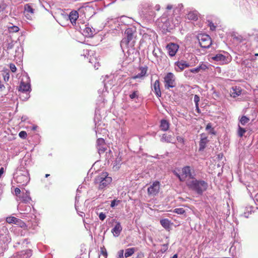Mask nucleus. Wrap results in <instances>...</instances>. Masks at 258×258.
<instances>
[{
    "mask_svg": "<svg viewBox=\"0 0 258 258\" xmlns=\"http://www.w3.org/2000/svg\"><path fill=\"white\" fill-rule=\"evenodd\" d=\"M183 9L182 4L177 6L168 4L166 8V12L158 20V25L162 31L170 32L181 22L180 14Z\"/></svg>",
    "mask_w": 258,
    "mask_h": 258,
    "instance_id": "nucleus-1",
    "label": "nucleus"
},
{
    "mask_svg": "<svg viewBox=\"0 0 258 258\" xmlns=\"http://www.w3.org/2000/svg\"><path fill=\"white\" fill-rule=\"evenodd\" d=\"M136 28L131 26L125 29L124 37L120 42V46L122 47H132L134 46L137 36Z\"/></svg>",
    "mask_w": 258,
    "mask_h": 258,
    "instance_id": "nucleus-2",
    "label": "nucleus"
},
{
    "mask_svg": "<svg viewBox=\"0 0 258 258\" xmlns=\"http://www.w3.org/2000/svg\"><path fill=\"white\" fill-rule=\"evenodd\" d=\"M186 185L190 189L201 196L207 190L208 187L207 182L203 180H198L196 178L187 180Z\"/></svg>",
    "mask_w": 258,
    "mask_h": 258,
    "instance_id": "nucleus-3",
    "label": "nucleus"
},
{
    "mask_svg": "<svg viewBox=\"0 0 258 258\" xmlns=\"http://www.w3.org/2000/svg\"><path fill=\"white\" fill-rule=\"evenodd\" d=\"M112 182V178L107 172H102L97 175L94 180L95 184L99 190H104L108 187Z\"/></svg>",
    "mask_w": 258,
    "mask_h": 258,
    "instance_id": "nucleus-4",
    "label": "nucleus"
},
{
    "mask_svg": "<svg viewBox=\"0 0 258 258\" xmlns=\"http://www.w3.org/2000/svg\"><path fill=\"white\" fill-rule=\"evenodd\" d=\"M16 181L22 185H26L30 181L28 171L24 167L20 166L14 174Z\"/></svg>",
    "mask_w": 258,
    "mask_h": 258,
    "instance_id": "nucleus-5",
    "label": "nucleus"
},
{
    "mask_svg": "<svg viewBox=\"0 0 258 258\" xmlns=\"http://www.w3.org/2000/svg\"><path fill=\"white\" fill-rule=\"evenodd\" d=\"M25 81L24 80V77L22 79L20 85L19 86L18 91L21 92L22 93H25L26 95V97H25V99L23 98L22 96H21L20 98L23 100H27L28 99L30 96L29 93L31 91V85H30V80L29 77L28 76H26L25 77Z\"/></svg>",
    "mask_w": 258,
    "mask_h": 258,
    "instance_id": "nucleus-6",
    "label": "nucleus"
},
{
    "mask_svg": "<svg viewBox=\"0 0 258 258\" xmlns=\"http://www.w3.org/2000/svg\"><path fill=\"white\" fill-rule=\"evenodd\" d=\"M194 170H192L190 166H186L182 168V172L180 175L179 174H177V176L178 177L179 179L181 181H184L185 180L186 178H188V180H191L195 177L194 175Z\"/></svg>",
    "mask_w": 258,
    "mask_h": 258,
    "instance_id": "nucleus-7",
    "label": "nucleus"
},
{
    "mask_svg": "<svg viewBox=\"0 0 258 258\" xmlns=\"http://www.w3.org/2000/svg\"><path fill=\"white\" fill-rule=\"evenodd\" d=\"M164 87L165 89L173 88L176 86L175 75L171 72L168 73L164 77Z\"/></svg>",
    "mask_w": 258,
    "mask_h": 258,
    "instance_id": "nucleus-8",
    "label": "nucleus"
},
{
    "mask_svg": "<svg viewBox=\"0 0 258 258\" xmlns=\"http://www.w3.org/2000/svg\"><path fill=\"white\" fill-rule=\"evenodd\" d=\"M81 55L87 58L89 56V62L94 65V67L96 70L98 69V67L100 66L99 62L97 57L94 55V52L93 51L89 50L88 49L84 50V53Z\"/></svg>",
    "mask_w": 258,
    "mask_h": 258,
    "instance_id": "nucleus-9",
    "label": "nucleus"
},
{
    "mask_svg": "<svg viewBox=\"0 0 258 258\" xmlns=\"http://www.w3.org/2000/svg\"><path fill=\"white\" fill-rule=\"evenodd\" d=\"M198 39L200 46L203 48H209L212 44L211 39L207 34H201L198 35Z\"/></svg>",
    "mask_w": 258,
    "mask_h": 258,
    "instance_id": "nucleus-10",
    "label": "nucleus"
},
{
    "mask_svg": "<svg viewBox=\"0 0 258 258\" xmlns=\"http://www.w3.org/2000/svg\"><path fill=\"white\" fill-rule=\"evenodd\" d=\"M211 58L217 61L220 64H226L230 61V58L227 53H226V55L218 53L212 56Z\"/></svg>",
    "mask_w": 258,
    "mask_h": 258,
    "instance_id": "nucleus-11",
    "label": "nucleus"
},
{
    "mask_svg": "<svg viewBox=\"0 0 258 258\" xmlns=\"http://www.w3.org/2000/svg\"><path fill=\"white\" fill-rule=\"evenodd\" d=\"M159 182L158 181H155L148 188V194L149 196H155L158 194L159 191Z\"/></svg>",
    "mask_w": 258,
    "mask_h": 258,
    "instance_id": "nucleus-12",
    "label": "nucleus"
},
{
    "mask_svg": "<svg viewBox=\"0 0 258 258\" xmlns=\"http://www.w3.org/2000/svg\"><path fill=\"white\" fill-rule=\"evenodd\" d=\"M166 49H167L169 55L171 57H173L175 55L179 49V46L176 43H170L166 46Z\"/></svg>",
    "mask_w": 258,
    "mask_h": 258,
    "instance_id": "nucleus-13",
    "label": "nucleus"
},
{
    "mask_svg": "<svg viewBox=\"0 0 258 258\" xmlns=\"http://www.w3.org/2000/svg\"><path fill=\"white\" fill-rule=\"evenodd\" d=\"M32 254V250L27 249L15 253L11 258H29Z\"/></svg>",
    "mask_w": 258,
    "mask_h": 258,
    "instance_id": "nucleus-14",
    "label": "nucleus"
},
{
    "mask_svg": "<svg viewBox=\"0 0 258 258\" xmlns=\"http://www.w3.org/2000/svg\"><path fill=\"white\" fill-rule=\"evenodd\" d=\"M9 231L5 226H2L0 228V238L4 242H9L10 240L8 235Z\"/></svg>",
    "mask_w": 258,
    "mask_h": 258,
    "instance_id": "nucleus-15",
    "label": "nucleus"
},
{
    "mask_svg": "<svg viewBox=\"0 0 258 258\" xmlns=\"http://www.w3.org/2000/svg\"><path fill=\"white\" fill-rule=\"evenodd\" d=\"M174 66L175 71L178 72L183 71L186 68L190 67L189 63L183 60L176 61L174 63Z\"/></svg>",
    "mask_w": 258,
    "mask_h": 258,
    "instance_id": "nucleus-16",
    "label": "nucleus"
},
{
    "mask_svg": "<svg viewBox=\"0 0 258 258\" xmlns=\"http://www.w3.org/2000/svg\"><path fill=\"white\" fill-rule=\"evenodd\" d=\"M97 148L99 154L103 153L106 150V146L105 143V141L102 138H99L97 140Z\"/></svg>",
    "mask_w": 258,
    "mask_h": 258,
    "instance_id": "nucleus-17",
    "label": "nucleus"
},
{
    "mask_svg": "<svg viewBox=\"0 0 258 258\" xmlns=\"http://www.w3.org/2000/svg\"><path fill=\"white\" fill-rule=\"evenodd\" d=\"M139 70L140 71V73L136 75H135L133 77H132V79H143L144 77H145L147 70H148V67H142L139 68Z\"/></svg>",
    "mask_w": 258,
    "mask_h": 258,
    "instance_id": "nucleus-18",
    "label": "nucleus"
},
{
    "mask_svg": "<svg viewBox=\"0 0 258 258\" xmlns=\"http://www.w3.org/2000/svg\"><path fill=\"white\" fill-rule=\"evenodd\" d=\"M144 10H143V13L145 14L151 16H153L155 14V12L154 11L153 7L152 5L150 4H145L143 7Z\"/></svg>",
    "mask_w": 258,
    "mask_h": 258,
    "instance_id": "nucleus-19",
    "label": "nucleus"
},
{
    "mask_svg": "<svg viewBox=\"0 0 258 258\" xmlns=\"http://www.w3.org/2000/svg\"><path fill=\"white\" fill-rule=\"evenodd\" d=\"M152 90L154 91L158 98H159L161 96V92L160 88V82L158 80H157L154 82Z\"/></svg>",
    "mask_w": 258,
    "mask_h": 258,
    "instance_id": "nucleus-20",
    "label": "nucleus"
},
{
    "mask_svg": "<svg viewBox=\"0 0 258 258\" xmlns=\"http://www.w3.org/2000/svg\"><path fill=\"white\" fill-rule=\"evenodd\" d=\"M122 228L121 226L120 223L117 222L114 227L112 229L111 232L115 237H118L121 231H122Z\"/></svg>",
    "mask_w": 258,
    "mask_h": 258,
    "instance_id": "nucleus-21",
    "label": "nucleus"
},
{
    "mask_svg": "<svg viewBox=\"0 0 258 258\" xmlns=\"http://www.w3.org/2000/svg\"><path fill=\"white\" fill-rule=\"evenodd\" d=\"M20 200L24 203H28L31 200L30 196V192L26 190L25 192H23L21 196H19Z\"/></svg>",
    "mask_w": 258,
    "mask_h": 258,
    "instance_id": "nucleus-22",
    "label": "nucleus"
},
{
    "mask_svg": "<svg viewBox=\"0 0 258 258\" xmlns=\"http://www.w3.org/2000/svg\"><path fill=\"white\" fill-rule=\"evenodd\" d=\"M79 17V14L77 11H72L70 12L69 18L72 24H76V20Z\"/></svg>",
    "mask_w": 258,
    "mask_h": 258,
    "instance_id": "nucleus-23",
    "label": "nucleus"
},
{
    "mask_svg": "<svg viewBox=\"0 0 258 258\" xmlns=\"http://www.w3.org/2000/svg\"><path fill=\"white\" fill-rule=\"evenodd\" d=\"M241 90L239 87H233L230 91V95L233 98L239 96L241 94Z\"/></svg>",
    "mask_w": 258,
    "mask_h": 258,
    "instance_id": "nucleus-24",
    "label": "nucleus"
},
{
    "mask_svg": "<svg viewBox=\"0 0 258 258\" xmlns=\"http://www.w3.org/2000/svg\"><path fill=\"white\" fill-rule=\"evenodd\" d=\"M198 14L197 11H190L186 15V18L189 20L196 21L198 19Z\"/></svg>",
    "mask_w": 258,
    "mask_h": 258,
    "instance_id": "nucleus-25",
    "label": "nucleus"
},
{
    "mask_svg": "<svg viewBox=\"0 0 258 258\" xmlns=\"http://www.w3.org/2000/svg\"><path fill=\"white\" fill-rule=\"evenodd\" d=\"M169 122L166 119H162L160 121V128L163 131H167L169 128Z\"/></svg>",
    "mask_w": 258,
    "mask_h": 258,
    "instance_id": "nucleus-26",
    "label": "nucleus"
},
{
    "mask_svg": "<svg viewBox=\"0 0 258 258\" xmlns=\"http://www.w3.org/2000/svg\"><path fill=\"white\" fill-rule=\"evenodd\" d=\"M174 138L171 135H167L166 134H164L162 135V138L161 139V141L162 142H166V143H174L173 142Z\"/></svg>",
    "mask_w": 258,
    "mask_h": 258,
    "instance_id": "nucleus-27",
    "label": "nucleus"
},
{
    "mask_svg": "<svg viewBox=\"0 0 258 258\" xmlns=\"http://www.w3.org/2000/svg\"><path fill=\"white\" fill-rule=\"evenodd\" d=\"M208 143L207 137L203 138L201 139L199 143V151H202L205 148L206 145Z\"/></svg>",
    "mask_w": 258,
    "mask_h": 258,
    "instance_id": "nucleus-28",
    "label": "nucleus"
},
{
    "mask_svg": "<svg viewBox=\"0 0 258 258\" xmlns=\"http://www.w3.org/2000/svg\"><path fill=\"white\" fill-rule=\"evenodd\" d=\"M118 18H112V17H109L107 19V22L106 23V25H108V26L110 27H113V25L115 24L116 23H118Z\"/></svg>",
    "mask_w": 258,
    "mask_h": 258,
    "instance_id": "nucleus-29",
    "label": "nucleus"
},
{
    "mask_svg": "<svg viewBox=\"0 0 258 258\" xmlns=\"http://www.w3.org/2000/svg\"><path fill=\"white\" fill-rule=\"evenodd\" d=\"M24 13H28L31 15L34 14V9H33L31 5L29 4H26L24 6Z\"/></svg>",
    "mask_w": 258,
    "mask_h": 258,
    "instance_id": "nucleus-30",
    "label": "nucleus"
},
{
    "mask_svg": "<svg viewBox=\"0 0 258 258\" xmlns=\"http://www.w3.org/2000/svg\"><path fill=\"white\" fill-rule=\"evenodd\" d=\"M161 225L166 230H168L170 227V222L167 219H161L160 221Z\"/></svg>",
    "mask_w": 258,
    "mask_h": 258,
    "instance_id": "nucleus-31",
    "label": "nucleus"
},
{
    "mask_svg": "<svg viewBox=\"0 0 258 258\" xmlns=\"http://www.w3.org/2000/svg\"><path fill=\"white\" fill-rule=\"evenodd\" d=\"M139 96V92L137 89L132 90L131 93L129 95L130 98L132 100L138 99Z\"/></svg>",
    "mask_w": 258,
    "mask_h": 258,
    "instance_id": "nucleus-32",
    "label": "nucleus"
},
{
    "mask_svg": "<svg viewBox=\"0 0 258 258\" xmlns=\"http://www.w3.org/2000/svg\"><path fill=\"white\" fill-rule=\"evenodd\" d=\"M94 31L88 27H86L83 30V34L86 37H91Z\"/></svg>",
    "mask_w": 258,
    "mask_h": 258,
    "instance_id": "nucleus-33",
    "label": "nucleus"
},
{
    "mask_svg": "<svg viewBox=\"0 0 258 258\" xmlns=\"http://www.w3.org/2000/svg\"><path fill=\"white\" fill-rule=\"evenodd\" d=\"M254 56L252 55L250 56V60H249L248 59H245L243 60L241 62L242 66H244L247 68H250L251 66V60L252 59H254Z\"/></svg>",
    "mask_w": 258,
    "mask_h": 258,
    "instance_id": "nucleus-34",
    "label": "nucleus"
},
{
    "mask_svg": "<svg viewBox=\"0 0 258 258\" xmlns=\"http://www.w3.org/2000/svg\"><path fill=\"white\" fill-rule=\"evenodd\" d=\"M135 251V248H129L125 250L124 256L125 257L131 256Z\"/></svg>",
    "mask_w": 258,
    "mask_h": 258,
    "instance_id": "nucleus-35",
    "label": "nucleus"
},
{
    "mask_svg": "<svg viewBox=\"0 0 258 258\" xmlns=\"http://www.w3.org/2000/svg\"><path fill=\"white\" fill-rule=\"evenodd\" d=\"M249 118L245 115L242 116L239 119V121L242 125H245L246 123H247L249 122Z\"/></svg>",
    "mask_w": 258,
    "mask_h": 258,
    "instance_id": "nucleus-36",
    "label": "nucleus"
},
{
    "mask_svg": "<svg viewBox=\"0 0 258 258\" xmlns=\"http://www.w3.org/2000/svg\"><path fill=\"white\" fill-rule=\"evenodd\" d=\"M80 193V190L79 187L77 190V194L75 198V209L78 211L79 199L80 198L79 194Z\"/></svg>",
    "mask_w": 258,
    "mask_h": 258,
    "instance_id": "nucleus-37",
    "label": "nucleus"
},
{
    "mask_svg": "<svg viewBox=\"0 0 258 258\" xmlns=\"http://www.w3.org/2000/svg\"><path fill=\"white\" fill-rule=\"evenodd\" d=\"M26 243V244L28 243V241L27 239H23L21 240H20L19 241L17 242L14 244V247H18L19 245H24ZM25 245H24V246Z\"/></svg>",
    "mask_w": 258,
    "mask_h": 258,
    "instance_id": "nucleus-38",
    "label": "nucleus"
},
{
    "mask_svg": "<svg viewBox=\"0 0 258 258\" xmlns=\"http://www.w3.org/2000/svg\"><path fill=\"white\" fill-rule=\"evenodd\" d=\"M17 218L13 216H10L7 217L6 220V222L9 224H15Z\"/></svg>",
    "mask_w": 258,
    "mask_h": 258,
    "instance_id": "nucleus-39",
    "label": "nucleus"
},
{
    "mask_svg": "<svg viewBox=\"0 0 258 258\" xmlns=\"http://www.w3.org/2000/svg\"><path fill=\"white\" fill-rule=\"evenodd\" d=\"M15 224L20 226L21 228L26 227V224L23 221H22L21 219H19L18 218L17 219Z\"/></svg>",
    "mask_w": 258,
    "mask_h": 258,
    "instance_id": "nucleus-40",
    "label": "nucleus"
},
{
    "mask_svg": "<svg viewBox=\"0 0 258 258\" xmlns=\"http://www.w3.org/2000/svg\"><path fill=\"white\" fill-rule=\"evenodd\" d=\"M246 132L245 128L241 127L239 125H238V135L240 137H242L244 134Z\"/></svg>",
    "mask_w": 258,
    "mask_h": 258,
    "instance_id": "nucleus-41",
    "label": "nucleus"
},
{
    "mask_svg": "<svg viewBox=\"0 0 258 258\" xmlns=\"http://www.w3.org/2000/svg\"><path fill=\"white\" fill-rule=\"evenodd\" d=\"M8 29H9V31L11 33L17 32L19 30V27L16 26H13L9 27L8 28Z\"/></svg>",
    "mask_w": 258,
    "mask_h": 258,
    "instance_id": "nucleus-42",
    "label": "nucleus"
},
{
    "mask_svg": "<svg viewBox=\"0 0 258 258\" xmlns=\"http://www.w3.org/2000/svg\"><path fill=\"white\" fill-rule=\"evenodd\" d=\"M174 212L178 214H183L185 213V210L181 208H176L174 209Z\"/></svg>",
    "mask_w": 258,
    "mask_h": 258,
    "instance_id": "nucleus-43",
    "label": "nucleus"
},
{
    "mask_svg": "<svg viewBox=\"0 0 258 258\" xmlns=\"http://www.w3.org/2000/svg\"><path fill=\"white\" fill-rule=\"evenodd\" d=\"M119 203H120L119 200H113L111 202L110 207L111 208H113L115 206H117Z\"/></svg>",
    "mask_w": 258,
    "mask_h": 258,
    "instance_id": "nucleus-44",
    "label": "nucleus"
},
{
    "mask_svg": "<svg viewBox=\"0 0 258 258\" xmlns=\"http://www.w3.org/2000/svg\"><path fill=\"white\" fill-rule=\"evenodd\" d=\"M27 135L25 131H21L19 134V136L20 137V138H21L23 139H26L27 137Z\"/></svg>",
    "mask_w": 258,
    "mask_h": 258,
    "instance_id": "nucleus-45",
    "label": "nucleus"
},
{
    "mask_svg": "<svg viewBox=\"0 0 258 258\" xmlns=\"http://www.w3.org/2000/svg\"><path fill=\"white\" fill-rule=\"evenodd\" d=\"M25 17L27 19L29 20H32L34 18V14L31 15L28 13H24Z\"/></svg>",
    "mask_w": 258,
    "mask_h": 258,
    "instance_id": "nucleus-46",
    "label": "nucleus"
},
{
    "mask_svg": "<svg viewBox=\"0 0 258 258\" xmlns=\"http://www.w3.org/2000/svg\"><path fill=\"white\" fill-rule=\"evenodd\" d=\"M210 129L211 130L210 133L214 134V129L212 128L211 124L210 123H208L206 127V130L207 131H209Z\"/></svg>",
    "mask_w": 258,
    "mask_h": 258,
    "instance_id": "nucleus-47",
    "label": "nucleus"
},
{
    "mask_svg": "<svg viewBox=\"0 0 258 258\" xmlns=\"http://www.w3.org/2000/svg\"><path fill=\"white\" fill-rule=\"evenodd\" d=\"M168 249V244H164L162 245V248L160 249L161 253H164Z\"/></svg>",
    "mask_w": 258,
    "mask_h": 258,
    "instance_id": "nucleus-48",
    "label": "nucleus"
},
{
    "mask_svg": "<svg viewBox=\"0 0 258 258\" xmlns=\"http://www.w3.org/2000/svg\"><path fill=\"white\" fill-rule=\"evenodd\" d=\"M14 43L13 41H11V42L7 44V50H9L12 49L14 47Z\"/></svg>",
    "mask_w": 258,
    "mask_h": 258,
    "instance_id": "nucleus-49",
    "label": "nucleus"
},
{
    "mask_svg": "<svg viewBox=\"0 0 258 258\" xmlns=\"http://www.w3.org/2000/svg\"><path fill=\"white\" fill-rule=\"evenodd\" d=\"M198 67L200 69V71H201V70L205 71L208 68L207 66L205 64H204V63H202Z\"/></svg>",
    "mask_w": 258,
    "mask_h": 258,
    "instance_id": "nucleus-50",
    "label": "nucleus"
},
{
    "mask_svg": "<svg viewBox=\"0 0 258 258\" xmlns=\"http://www.w3.org/2000/svg\"><path fill=\"white\" fill-rule=\"evenodd\" d=\"M176 139L177 140V141L179 143H182L183 145H184V139L183 138H182V137L181 136H177L176 137Z\"/></svg>",
    "mask_w": 258,
    "mask_h": 258,
    "instance_id": "nucleus-51",
    "label": "nucleus"
},
{
    "mask_svg": "<svg viewBox=\"0 0 258 258\" xmlns=\"http://www.w3.org/2000/svg\"><path fill=\"white\" fill-rule=\"evenodd\" d=\"M106 217L105 214L103 212H101L99 214V218L101 221H103L105 219Z\"/></svg>",
    "mask_w": 258,
    "mask_h": 258,
    "instance_id": "nucleus-52",
    "label": "nucleus"
},
{
    "mask_svg": "<svg viewBox=\"0 0 258 258\" xmlns=\"http://www.w3.org/2000/svg\"><path fill=\"white\" fill-rule=\"evenodd\" d=\"M6 5L2 2L0 4V13L3 12L6 8Z\"/></svg>",
    "mask_w": 258,
    "mask_h": 258,
    "instance_id": "nucleus-53",
    "label": "nucleus"
},
{
    "mask_svg": "<svg viewBox=\"0 0 258 258\" xmlns=\"http://www.w3.org/2000/svg\"><path fill=\"white\" fill-rule=\"evenodd\" d=\"M121 161V158L117 157L114 163V167L117 166L118 165H120V162Z\"/></svg>",
    "mask_w": 258,
    "mask_h": 258,
    "instance_id": "nucleus-54",
    "label": "nucleus"
},
{
    "mask_svg": "<svg viewBox=\"0 0 258 258\" xmlns=\"http://www.w3.org/2000/svg\"><path fill=\"white\" fill-rule=\"evenodd\" d=\"M10 68L12 72H13V73L16 72V71L17 70V68L14 64L11 63L10 65Z\"/></svg>",
    "mask_w": 258,
    "mask_h": 258,
    "instance_id": "nucleus-55",
    "label": "nucleus"
},
{
    "mask_svg": "<svg viewBox=\"0 0 258 258\" xmlns=\"http://www.w3.org/2000/svg\"><path fill=\"white\" fill-rule=\"evenodd\" d=\"M184 76L186 77H191L192 76V73L190 72V70L185 71L184 72Z\"/></svg>",
    "mask_w": 258,
    "mask_h": 258,
    "instance_id": "nucleus-56",
    "label": "nucleus"
},
{
    "mask_svg": "<svg viewBox=\"0 0 258 258\" xmlns=\"http://www.w3.org/2000/svg\"><path fill=\"white\" fill-rule=\"evenodd\" d=\"M117 258H124L123 257V250H120L118 252Z\"/></svg>",
    "mask_w": 258,
    "mask_h": 258,
    "instance_id": "nucleus-57",
    "label": "nucleus"
},
{
    "mask_svg": "<svg viewBox=\"0 0 258 258\" xmlns=\"http://www.w3.org/2000/svg\"><path fill=\"white\" fill-rule=\"evenodd\" d=\"M194 102L195 103V104H199V102L200 101V97L198 95H195L194 96Z\"/></svg>",
    "mask_w": 258,
    "mask_h": 258,
    "instance_id": "nucleus-58",
    "label": "nucleus"
},
{
    "mask_svg": "<svg viewBox=\"0 0 258 258\" xmlns=\"http://www.w3.org/2000/svg\"><path fill=\"white\" fill-rule=\"evenodd\" d=\"M200 69L199 68V67H198L197 68H194V69H190V72H191V73H198L200 72Z\"/></svg>",
    "mask_w": 258,
    "mask_h": 258,
    "instance_id": "nucleus-59",
    "label": "nucleus"
},
{
    "mask_svg": "<svg viewBox=\"0 0 258 258\" xmlns=\"http://www.w3.org/2000/svg\"><path fill=\"white\" fill-rule=\"evenodd\" d=\"M150 36H151V35H149L148 34H147L146 33H144L143 35V38L144 39H150Z\"/></svg>",
    "mask_w": 258,
    "mask_h": 258,
    "instance_id": "nucleus-60",
    "label": "nucleus"
},
{
    "mask_svg": "<svg viewBox=\"0 0 258 258\" xmlns=\"http://www.w3.org/2000/svg\"><path fill=\"white\" fill-rule=\"evenodd\" d=\"M94 121L95 122V128H96L95 132H96V134L99 133H100V128L99 127V126L100 124L97 125V123H96L95 119Z\"/></svg>",
    "mask_w": 258,
    "mask_h": 258,
    "instance_id": "nucleus-61",
    "label": "nucleus"
},
{
    "mask_svg": "<svg viewBox=\"0 0 258 258\" xmlns=\"http://www.w3.org/2000/svg\"><path fill=\"white\" fill-rule=\"evenodd\" d=\"M15 195L18 197V195L20 194L21 193V190L18 187H16L15 189Z\"/></svg>",
    "mask_w": 258,
    "mask_h": 258,
    "instance_id": "nucleus-62",
    "label": "nucleus"
},
{
    "mask_svg": "<svg viewBox=\"0 0 258 258\" xmlns=\"http://www.w3.org/2000/svg\"><path fill=\"white\" fill-rule=\"evenodd\" d=\"M154 11L156 10L157 11H159L160 9V6L159 5H156L154 7H153Z\"/></svg>",
    "mask_w": 258,
    "mask_h": 258,
    "instance_id": "nucleus-63",
    "label": "nucleus"
},
{
    "mask_svg": "<svg viewBox=\"0 0 258 258\" xmlns=\"http://www.w3.org/2000/svg\"><path fill=\"white\" fill-rule=\"evenodd\" d=\"M5 172V169L4 167H1L0 168V178L2 177V175L4 174Z\"/></svg>",
    "mask_w": 258,
    "mask_h": 258,
    "instance_id": "nucleus-64",
    "label": "nucleus"
}]
</instances>
